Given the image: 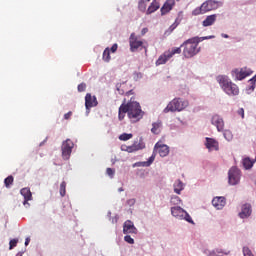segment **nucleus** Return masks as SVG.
<instances>
[{"label": "nucleus", "instance_id": "de8ad7c7", "mask_svg": "<svg viewBox=\"0 0 256 256\" xmlns=\"http://www.w3.org/2000/svg\"><path fill=\"white\" fill-rule=\"evenodd\" d=\"M128 205H135V199H130L127 201Z\"/></svg>", "mask_w": 256, "mask_h": 256}, {"label": "nucleus", "instance_id": "b1692460", "mask_svg": "<svg viewBox=\"0 0 256 256\" xmlns=\"http://www.w3.org/2000/svg\"><path fill=\"white\" fill-rule=\"evenodd\" d=\"M185 189V185L181 180H176L174 183V193L181 195V192Z\"/></svg>", "mask_w": 256, "mask_h": 256}, {"label": "nucleus", "instance_id": "72a5a7b5", "mask_svg": "<svg viewBox=\"0 0 256 256\" xmlns=\"http://www.w3.org/2000/svg\"><path fill=\"white\" fill-rule=\"evenodd\" d=\"M129 139H133V134L123 133L119 136L120 141H129Z\"/></svg>", "mask_w": 256, "mask_h": 256}, {"label": "nucleus", "instance_id": "603ef678", "mask_svg": "<svg viewBox=\"0 0 256 256\" xmlns=\"http://www.w3.org/2000/svg\"><path fill=\"white\" fill-rule=\"evenodd\" d=\"M126 95H133V90L126 92Z\"/></svg>", "mask_w": 256, "mask_h": 256}, {"label": "nucleus", "instance_id": "f8f14e48", "mask_svg": "<svg viewBox=\"0 0 256 256\" xmlns=\"http://www.w3.org/2000/svg\"><path fill=\"white\" fill-rule=\"evenodd\" d=\"M98 102H97V97L92 96L91 94H86L85 96V107L87 111L91 109L92 107H97Z\"/></svg>", "mask_w": 256, "mask_h": 256}, {"label": "nucleus", "instance_id": "09e8293b", "mask_svg": "<svg viewBox=\"0 0 256 256\" xmlns=\"http://www.w3.org/2000/svg\"><path fill=\"white\" fill-rule=\"evenodd\" d=\"M29 243H31V238H26L25 239V245L27 246V245H29Z\"/></svg>", "mask_w": 256, "mask_h": 256}, {"label": "nucleus", "instance_id": "4be33fe9", "mask_svg": "<svg viewBox=\"0 0 256 256\" xmlns=\"http://www.w3.org/2000/svg\"><path fill=\"white\" fill-rule=\"evenodd\" d=\"M162 128L163 122H161V120H157L156 122L152 123L151 133H153V135H159Z\"/></svg>", "mask_w": 256, "mask_h": 256}, {"label": "nucleus", "instance_id": "f704fd0d", "mask_svg": "<svg viewBox=\"0 0 256 256\" xmlns=\"http://www.w3.org/2000/svg\"><path fill=\"white\" fill-rule=\"evenodd\" d=\"M172 205H181V198L179 196H173L170 200Z\"/></svg>", "mask_w": 256, "mask_h": 256}, {"label": "nucleus", "instance_id": "58836bf2", "mask_svg": "<svg viewBox=\"0 0 256 256\" xmlns=\"http://www.w3.org/2000/svg\"><path fill=\"white\" fill-rule=\"evenodd\" d=\"M17 243H19V240H18V239H12V240H10V242H9V245H10L9 249L11 250V249L17 247Z\"/></svg>", "mask_w": 256, "mask_h": 256}, {"label": "nucleus", "instance_id": "6ab92c4d", "mask_svg": "<svg viewBox=\"0 0 256 256\" xmlns=\"http://www.w3.org/2000/svg\"><path fill=\"white\" fill-rule=\"evenodd\" d=\"M123 233L126 235L129 233H137V228H135V225L133 224V222H131V220H128L124 223Z\"/></svg>", "mask_w": 256, "mask_h": 256}, {"label": "nucleus", "instance_id": "1a4fd4ad", "mask_svg": "<svg viewBox=\"0 0 256 256\" xmlns=\"http://www.w3.org/2000/svg\"><path fill=\"white\" fill-rule=\"evenodd\" d=\"M253 72L249 68H241L232 70V75L237 79V81H243L246 77H249V75H252Z\"/></svg>", "mask_w": 256, "mask_h": 256}, {"label": "nucleus", "instance_id": "a18cd8bd", "mask_svg": "<svg viewBox=\"0 0 256 256\" xmlns=\"http://www.w3.org/2000/svg\"><path fill=\"white\" fill-rule=\"evenodd\" d=\"M117 49H118V45H117V43H115V44L112 45L110 51H111V53H116Z\"/></svg>", "mask_w": 256, "mask_h": 256}, {"label": "nucleus", "instance_id": "2eb2a0df", "mask_svg": "<svg viewBox=\"0 0 256 256\" xmlns=\"http://www.w3.org/2000/svg\"><path fill=\"white\" fill-rule=\"evenodd\" d=\"M205 146L209 151H219V142L213 138L206 137Z\"/></svg>", "mask_w": 256, "mask_h": 256}, {"label": "nucleus", "instance_id": "49530a36", "mask_svg": "<svg viewBox=\"0 0 256 256\" xmlns=\"http://www.w3.org/2000/svg\"><path fill=\"white\" fill-rule=\"evenodd\" d=\"M149 32V28H143L141 31V35H146Z\"/></svg>", "mask_w": 256, "mask_h": 256}, {"label": "nucleus", "instance_id": "dca6fc26", "mask_svg": "<svg viewBox=\"0 0 256 256\" xmlns=\"http://www.w3.org/2000/svg\"><path fill=\"white\" fill-rule=\"evenodd\" d=\"M20 194L24 197L23 205H29V201L33 199V194L31 193L30 188H22Z\"/></svg>", "mask_w": 256, "mask_h": 256}, {"label": "nucleus", "instance_id": "cd10ccee", "mask_svg": "<svg viewBox=\"0 0 256 256\" xmlns=\"http://www.w3.org/2000/svg\"><path fill=\"white\" fill-rule=\"evenodd\" d=\"M102 59L105 63H109V61H111V50L109 48L104 50Z\"/></svg>", "mask_w": 256, "mask_h": 256}, {"label": "nucleus", "instance_id": "79ce46f5", "mask_svg": "<svg viewBox=\"0 0 256 256\" xmlns=\"http://www.w3.org/2000/svg\"><path fill=\"white\" fill-rule=\"evenodd\" d=\"M86 89H87V84L81 83V84L78 85V91L80 93H83V91H85Z\"/></svg>", "mask_w": 256, "mask_h": 256}, {"label": "nucleus", "instance_id": "7ed1b4c3", "mask_svg": "<svg viewBox=\"0 0 256 256\" xmlns=\"http://www.w3.org/2000/svg\"><path fill=\"white\" fill-rule=\"evenodd\" d=\"M181 47H184L183 55L186 59H191V57H195L199 53V41H197V38L186 40Z\"/></svg>", "mask_w": 256, "mask_h": 256}, {"label": "nucleus", "instance_id": "9d476101", "mask_svg": "<svg viewBox=\"0 0 256 256\" xmlns=\"http://www.w3.org/2000/svg\"><path fill=\"white\" fill-rule=\"evenodd\" d=\"M121 149L122 151H126L127 153H135L136 151H141V149H145V144L141 142H134L131 146L123 145Z\"/></svg>", "mask_w": 256, "mask_h": 256}, {"label": "nucleus", "instance_id": "3c124183", "mask_svg": "<svg viewBox=\"0 0 256 256\" xmlns=\"http://www.w3.org/2000/svg\"><path fill=\"white\" fill-rule=\"evenodd\" d=\"M216 253H217V252L212 251V252H210L209 256H217V254H216Z\"/></svg>", "mask_w": 256, "mask_h": 256}, {"label": "nucleus", "instance_id": "bb28decb", "mask_svg": "<svg viewBox=\"0 0 256 256\" xmlns=\"http://www.w3.org/2000/svg\"><path fill=\"white\" fill-rule=\"evenodd\" d=\"M255 161L251 160V158H244L242 161L243 167L246 169H251L253 167Z\"/></svg>", "mask_w": 256, "mask_h": 256}, {"label": "nucleus", "instance_id": "5701e85b", "mask_svg": "<svg viewBox=\"0 0 256 256\" xmlns=\"http://www.w3.org/2000/svg\"><path fill=\"white\" fill-rule=\"evenodd\" d=\"M217 21V14H212L206 17L202 22L203 27H211Z\"/></svg>", "mask_w": 256, "mask_h": 256}, {"label": "nucleus", "instance_id": "e433bc0d", "mask_svg": "<svg viewBox=\"0 0 256 256\" xmlns=\"http://www.w3.org/2000/svg\"><path fill=\"white\" fill-rule=\"evenodd\" d=\"M183 219H185V221H187L188 223H194L193 222V218H191V215H189V213H187V211L184 212V217Z\"/></svg>", "mask_w": 256, "mask_h": 256}, {"label": "nucleus", "instance_id": "37998d69", "mask_svg": "<svg viewBox=\"0 0 256 256\" xmlns=\"http://www.w3.org/2000/svg\"><path fill=\"white\" fill-rule=\"evenodd\" d=\"M72 115H73V112L69 111L66 114H64V119L66 121H69V119H71Z\"/></svg>", "mask_w": 256, "mask_h": 256}, {"label": "nucleus", "instance_id": "a878e982", "mask_svg": "<svg viewBox=\"0 0 256 256\" xmlns=\"http://www.w3.org/2000/svg\"><path fill=\"white\" fill-rule=\"evenodd\" d=\"M153 161H155V156H151L146 162L135 163L133 167H149L153 163Z\"/></svg>", "mask_w": 256, "mask_h": 256}, {"label": "nucleus", "instance_id": "4468645a", "mask_svg": "<svg viewBox=\"0 0 256 256\" xmlns=\"http://www.w3.org/2000/svg\"><path fill=\"white\" fill-rule=\"evenodd\" d=\"M212 125H215L217 131L221 132L223 129H225V122L223 121V118L219 115H214L212 117Z\"/></svg>", "mask_w": 256, "mask_h": 256}, {"label": "nucleus", "instance_id": "39448f33", "mask_svg": "<svg viewBox=\"0 0 256 256\" xmlns=\"http://www.w3.org/2000/svg\"><path fill=\"white\" fill-rule=\"evenodd\" d=\"M215 9H219V1L215 0H207L200 7H197L192 11V15H203L209 11H215Z\"/></svg>", "mask_w": 256, "mask_h": 256}, {"label": "nucleus", "instance_id": "4c0bfd02", "mask_svg": "<svg viewBox=\"0 0 256 256\" xmlns=\"http://www.w3.org/2000/svg\"><path fill=\"white\" fill-rule=\"evenodd\" d=\"M124 241H126V243H129V245H133L135 243V240L130 235H126L124 237Z\"/></svg>", "mask_w": 256, "mask_h": 256}, {"label": "nucleus", "instance_id": "a211bd4d", "mask_svg": "<svg viewBox=\"0 0 256 256\" xmlns=\"http://www.w3.org/2000/svg\"><path fill=\"white\" fill-rule=\"evenodd\" d=\"M173 7H175V0H167L160 9L161 15H167V13H169Z\"/></svg>", "mask_w": 256, "mask_h": 256}, {"label": "nucleus", "instance_id": "f3484780", "mask_svg": "<svg viewBox=\"0 0 256 256\" xmlns=\"http://www.w3.org/2000/svg\"><path fill=\"white\" fill-rule=\"evenodd\" d=\"M155 149L157 153L160 155V157H167L169 155V146L163 144L156 143Z\"/></svg>", "mask_w": 256, "mask_h": 256}, {"label": "nucleus", "instance_id": "7c9ffc66", "mask_svg": "<svg viewBox=\"0 0 256 256\" xmlns=\"http://www.w3.org/2000/svg\"><path fill=\"white\" fill-rule=\"evenodd\" d=\"M138 9L139 11H141V13H145V11H147V2H145L144 0H139Z\"/></svg>", "mask_w": 256, "mask_h": 256}, {"label": "nucleus", "instance_id": "473e14b6", "mask_svg": "<svg viewBox=\"0 0 256 256\" xmlns=\"http://www.w3.org/2000/svg\"><path fill=\"white\" fill-rule=\"evenodd\" d=\"M223 136L226 141H233V132H231L230 130H225Z\"/></svg>", "mask_w": 256, "mask_h": 256}, {"label": "nucleus", "instance_id": "20e7f679", "mask_svg": "<svg viewBox=\"0 0 256 256\" xmlns=\"http://www.w3.org/2000/svg\"><path fill=\"white\" fill-rule=\"evenodd\" d=\"M186 107H189V102L187 100H184L183 98H174L172 101L168 103V105L164 109V113H175V112H181Z\"/></svg>", "mask_w": 256, "mask_h": 256}, {"label": "nucleus", "instance_id": "f03ea898", "mask_svg": "<svg viewBox=\"0 0 256 256\" xmlns=\"http://www.w3.org/2000/svg\"><path fill=\"white\" fill-rule=\"evenodd\" d=\"M216 81L227 95H239V87L237 84L231 82L228 76L219 75L216 77Z\"/></svg>", "mask_w": 256, "mask_h": 256}, {"label": "nucleus", "instance_id": "aec40b11", "mask_svg": "<svg viewBox=\"0 0 256 256\" xmlns=\"http://www.w3.org/2000/svg\"><path fill=\"white\" fill-rule=\"evenodd\" d=\"M171 214L173 217H176V219H183L185 215V210L183 208L176 206L171 208Z\"/></svg>", "mask_w": 256, "mask_h": 256}, {"label": "nucleus", "instance_id": "4d7b16f0", "mask_svg": "<svg viewBox=\"0 0 256 256\" xmlns=\"http://www.w3.org/2000/svg\"><path fill=\"white\" fill-rule=\"evenodd\" d=\"M16 256H20L19 254H17Z\"/></svg>", "mask_w": 256, "mask_h": 256}, {"label": "nucleus", "instance_id": "5fc2aeb1", "mask_svg": "<svg viewBox=\"0 0 256 256\" xmlns=\"http://www.w3.org/2000/svg\"><path fill=\"white\" fill-rule=\"evenodd\" d=\"M216 253H223L222 251L216 250Z\"/></svg>", "mask_w": 256, "mask_h": 256}, {"label": "nucleus", "instance_id": "8fccbe9b", "mask_svg": "<svg viewBox=\"0 0 256 256\" xmlns=\"http://www.w3.org/2000/svg\"><path fill=\"white\" fill-rule=\"evenodd\" d=\"M256 82V75L250 79V83H255Z\"/></svg>", "mask_w": 256, "mask_h": 256}, {"label": "nucleus", "instance_id": "9b49d317", "mask_svg": "<svg viewBox=\"0 0 256 256\" xmlns=\"http://www.w3.org/2000/svg\"><path fill=\"white\" fill-rule=\"evenodd\" d=\"M252 213H253V208L251 207V204L245 203L241 206L239 217L240 219H247V217H251Z\"/></svg>", "mask_w": 256, "mask_h": 256}, {"label": "nucleus", "instance_id": "f257e3e1", "mask_svg": "<svg viewBox=\"0 0 256 256\" xmlns=\"http://www.w3.org/2000/svg\"><path fill=\"white\" fill-rule=\"evenodd\" d=\"M128 115V119L132 123H138L143 119L145 112L141 109V104L135 101V98H131L129 102L124 99V102L120 105L118 109V119L123 121L125 116Z\"/></svg>", "mask_w": 256, "mask_h": 256}, {"label": "nucleus", "instance_id": "2f4dec72", "mask_svg": "<svg viewBox=\"0 0 256 256\" xmlns=\"http://www.w3.org/2000/svg\"><path fill=\"white\" fill-rule=\"evenodd\" d=\"M14 178L13 176H8L7 178L4 179V185L7 189L13 185Z\"/></svg>", "mask_w": 256, "mask_h": 256}, {"label": "nucleus", "instance_id": "c85d7f7f", "mask_svg": "<svg viewBox=\"0 0 256 256\" xmlns=\"http://www.w3.org/2000/svg\"><path fill=\"white\" fill-rule=\"evenodd\" d=\"M168 54V57H173V55H180L181 53V46L177 48H172L171 50L166 51Z\"/></svg>", "mask_w": 256, "mask_h": 256}, {"label": "nucleus", "instance_id": "ddd939ff", "mask_svg": "<svg viewBox=\"0 0 256 256\" xmlns=\"http://www.w3.org/2000/svg\"><path fill=\"white\" fill-rule=\"evenodd\" d=\"M212 205L215 209L221 210L225 205H227V200L223 196H217L213 198Z\"/></svg>", "mask_w": 256, "mask_h": 256}, {"label": "nucleus", "instance_id": "393cba45", "mask_svg": "<svg viewBox=\"0 0 256 256\" xmlns=\"http://www.w3.org/2000/svg\"><path fill=\"white\" fill-rule=\"evenodd\" d=\"M171 59V56H169V54L166 52L163 53V55H161L158 60L156 61V65H165V63L168 62V60Z\"/></svg>", "mask_w": 256, "mask_h": 256}, {"label": "nucleus", "instance_id": "864d4df0", "mask_svg": "<svg viewBox=\"0 0 256 256\" xmlns=\"http://www.w3.org/2000/svg\"><path fill=\"white\" fill-rule=\"evenodd\" d=\"M137 77H141V73H136Z\"/></svg>", "mask_w": 256, "mask_h": 256}, {"label": "nucleus", "instance_id": "6e6d98bb", "mask_svg": "<svg viewBox=\"0 0 256 256\" xmlns=\"http://www.w3.org/2000/svg\"><path fill=\"white\" fill-rule=\"evenodd\" d=\"M224 37L227 39V37H229V36L226 34V35H224Z\"/></svg>", "mask_w": 256, "mask_h": 256}, {"label": "nucleus", "instance_id": "c9c22d12", "mask_svg": "<svg viewBox=\"0 0 256 256\" xmlns=\"http://www.w3.org/2000/svg\"><path fill=\"white\" fill-rule=\"evenodd\" d=\"M177 27H179V22H177V20L169 27L168 32L169 33H173V31H175V29H177Z\"/></svg>", "mask_w": 256, "mask_h": 256}, {"label": "nucleus", "instance_id": "ea45409f", "mask_svg": "<svg viewBox=\"0 0 256 256\" xmlns=\"http://www.w3.org/2000/svg\"><path fill=\"white\" fill-rule=\"evenodd\" d=\"M106 173L109 177H111V179H113L114 175H115V169L113 168H107L106 169Z\"/></svg>", "mask_w": 256, "mask_h": 256}, {"label": "nucleus", "instance_id": "6e6552de", "mask_svg": "<svg viewBox=\"0 0 256 256\" xmlns=\"http://www.w3.org/2000/svg\"><path fill=\"white\" fill-rule=\"evenodd\" d=\"M130 51L135 53V51H139V49H143V41L139 40V38L132 33L129 38Z\"/></svg>", "mask_w": 256, "mask_h": 256}, {"label": "nucleus", "instance_id": "423d86ee", "mask_svg": "<svg viewBox=\"0 0 256 256\" xmlns=\"http://www.w3.org/2000/svg\"><path fill=\"white\" fill-rule=\"evenodd\" d=\"M241 181V170L237 167L230 168L228 172V183L230 185H237Z\"/></svg>", "mask_w": 256, "mask_h": 256}, {"label": "nucleus", "instance_id": "a19ab883", "mask_svg": "<svg viewBox=\"0 0 256 256\" xmlns=\"http://www.w3.org/2000/svg\"><path fill=\"white\" fill-rule=\"evenodd\" d=\"M243 255L244 256H253V253L251 252V250L248 247H244L243 248Z\"/></svg>", "mask_w": 256, "mask_h": 256}, {"label": "nucleus", "instance_id": "c03bdc74", "mask_svg": "<svg viewBox=\"0 0 256 256\" xmlns=\"http://www.w3.org/2000/svg\"><path fill=\"white\" fill-rule=\"evenodd\" d=\"M238 115H240L242 119H245V110L243 108H240L238 110Z\"/></svg>", "mask_w": 256, "mask_h": 256}, {"label": "nucleus", "instance_id": "412c9836", "mask_svg": "<svg viewBox=\"0 0 256 256\" xmlns=\"http://www.w3.org/2000/svg\"><path fill=\"white\" fill-rule=\"evenodd\" d=\"M161 7V4L159 3V0H153L146 10V15H151V13H155Z\"/></svg>", "mask_w": 256, "mask_h": 256}, {"label": "nucleus", "instance_id": "c756f323", "mask_svg": "<svg viewBox=\"0 0 256 256\" xmlns=\"http://www.w3.org/2000/svg\"><path fill=\"white\" fill-rule=\"evenodd\" d=\"M59 192H60L61 197H65V195H67V182L66 181L61 182Z\"/></svg>", "mask_w": 256, "mask_h": 256}, {"label": "nucleus", "instance_id": "0eeeda50", "mask_svg": "<svg viewBox=\"0 0 256 256\" xmlns=\"http://www.w3.org/2000/svg\"><path fill=\"white\" fill-rule=\"evenodd\" d=\"M73 147H75V144L73 141H71V139H67L62 143V157L65 161L69 160V157H71Z\"/></svg>", "mask_w": 256, "mask_h": 256}]
</instances>
